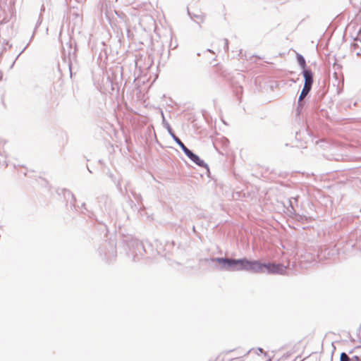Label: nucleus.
Returning <instances> with one entry per match:
<instances>
[{
  "label": "nucleus",
  "instance_id": "obj_1",
  "mask_svg": "<svg viewBox=\"0 0 361 361\" xmlns=\"http://www.w3.org/2000/svg\"><path fill=\"white\" fill-rule=\"evenodd\" d=\"M213 260L221 264V268L226 271H234L245 270V258L240 259L216 258Z\"/></svg>",
  "mask_w": 361,
  "mask_h": 361
},
{
  "label": "nucleus",
  "instance_id": "obj_12",
  "mask_svg": "<svg viewBox=\"0 0 361 361\" xmlns=\"http://www.w3.org/2000/svg\"><path fill=\"white\" fill-rule=\"evenodd\" d=\"M1 103H2L3 106H5V103H4V100L3 98L1 99Z\"/></svg>",
  "mask_w": 361,
  "mask_h": 361
},
{
  "label": "nucleus",
  "instance_id": "obj_7",
  "mask_svg": "<svg viewBox=\"0 0 361 361\" xmlns=\"http://www.w3.org/2000/svg\"><path fill=\"white\" fill-rule=\"evenodd\" d=\"M297 60H298L299 65L303 69V71L307 70L305 68H306V62H305V60L303 58V56L300 54H297Z\"/></svg>",
  "mask_w": 361,
  "mask_h": 361
},
{
  "label": "nucleus",
  "instance_id": "obj_10",
  "mask_svg": "<svg viewBox=\"0 0 361 361\" xmlns=\"http://www.w3.org/2000/svg\"><path fill=\"white\" fill-rule=\"evenodd\" d=\"M341 361H350V358L346 353H342L341 355Z\"/></svg>",
  "mask_w": 361,
  "mask_h": 361
},
{
  "label": "nucleus",
  "instance_id": "obj_6",
  "mask_svg": "<svg viewBox=\"0 0 361 361\" xmlns=\"http://www.w3.org/2000/svg\"><path fill=\"white\" fill-rule=\"evenodd\" d=\"M186 155L197 165L203 166L204 165V161L200 159V157L192 152L190 150L186 154Z\"/></svg>",
  "mask_w": 361,
  "mask_h": 361
},
{
  "label": "nucleus",
  "instance_id": "obj_4",
  "mask_svg": "<svg viewBox=\"0 0 361 361\" xmlns=\"http://www.w3.org/2000/svg\"><path fill=\"white\" fill-rule=\"evenodd\" d=\"M265 272L269 274H281L283 272V267L280 264L273 263L265 264Z\"/></svg>",
  "mask_w": 361,
  "mask_h": 361
},
{
  "label": "nucleus",
  "instance_id": "obj_5",
  "mask_svg": "<svg viewBox=\"0 0 361 361\" xmlns=\"http://www.w3.org/2000/svg\"><path fill=\"white\" fill-rule=\"evenodd\" d=\"M351 51L358 57H361V39H355L351 44Z\"/></svg>",
  "mask_w": 361,
  "mask_h": 361
},
{
  "label": "nucleus",
  "instance_id": "obj_2",
  "mask_svg": "<svg viewBox=\"0 0 361 361\" xmlns=\"http://www.w3.org/2000/svg\"><path fill=\"white\" fill-rule=\"evenodd\" d=\"M303 76L305 78V84L299 97L300 101L302 100L307 95L313 83V74L310 70H304Z\"/></svg>",
  "mask_w": 361,
  "mask_h": 361
},
{
  "label": "nucleus",
  "instance_id": "obj_13",
  "mask_svg": "<svg viewBox=\"0 0 361 361\" xmlns=\"http://www.w3.org/2000/svg\"><path fill=\"white\" fill-rule=\"evenodd\" d=\"M257 350H258L259 352L262 353H263V350H262V348H259Z\"/></svg>",
  "mask_w": 361,
  "mask_h": 361
},
{
  "label": "nucleus",
  "instance_id": "obj_8",
  "mask_svg": "<svg viewBox=\"0 0 361 361\" xmlns=\"http://www.w3.org/2000/svg\"><path fill=\"white\" fill-rule=\"evenodd\" d=\"M350 3L357 9L361 8V0H350Z\"/></svg>",
  "mask_w": 361,
  "mask_h": 361
},
{
  "label": "nucleus",
  "instance_id": "obj_9",
  "mask_svg": "<svg viewBox=\"0 0 361 361\" xmlns=\"http://www.w3.org/2000/svg\"><path fill=\"white\" fill-rule=\"evenodd\" d=\"M176 142L180 145V147H181V149H183L185 154L190 151V149H188L178 138H176Z\"/></svg>",
  "mask_w": 361,
  "mask_h": 361
},
{
  "label": "nucleus",
  "instance_id": "obj_3",
  "mask_svg": "<svg viewBox=\"0 0 361 361\" xmlns=\"http://www.w3.org/2000/svg\"><path fill=\"white\" fill-rule=\"evenodd\" d=\"M245 271H250L254 273H265V264H262L259 261L245 260Z\"/></svg>",
  "mask_w": 361,
  "mask_h": 361
},
{
  "label": "nucleus",
  "instance_id": "obj_11",
  "mask_svg": "<svg viewBox=\"0 0 361 361\" xmlns=\"http://www.w3.org/2000/svg\"><path fill=\"white\" fill-rule=\"evenodd\" d=\"M289 355H288V354L283 353V355H281V359L286 360V359H287L289 357Z\"/></svg>",
  "mask_w": 361,
  "mask_h": 361
}]
</instances>
